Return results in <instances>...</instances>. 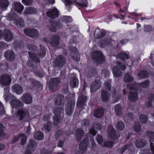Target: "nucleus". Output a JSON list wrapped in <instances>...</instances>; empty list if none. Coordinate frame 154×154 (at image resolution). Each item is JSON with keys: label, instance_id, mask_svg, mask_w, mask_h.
I'll return each instance as SVG.
<instances>
[{"label": "nucleus", "instance_id": "f257e3e1", "mask_svg": "<svg viewBox=\"0 0 154 154\" xmlns=\"http://www.w3.org/2000/svg\"><path fill=\"white\" fill-rule=\"evenodd\" d=\"M123 3L120 5L117 2H114V4L116 8L118 9L119 15L116 16L114 14L115 18L118 19L119 18L121 19L125 20L127 10L128 8V5L130 3L129 0H122Z\"/></svg>", "mask_w": 154, "mask_h": 154}, {"label": "nucleus", "instance_id": "f03ea898", "mask_svg": "<svg viewBox=\"0 0 154 154\" xmlns=\"http://www.w3.org/2000/svg\"><path fill=\"white\" fill-rule=\"evenodd\" d=\"M91 57L92 61L97 64H102L106 61L105 57L100 51H94L91 54Z\"/></svg>", "mask_w": 154, "mask_h": 154}, {"label": "nucleus", "instance_id": "7ed1b4c3", "mask_svg": "<svg viewBox=\"0 0 154 154\" xmlns=\"http://www.w3.org/2000/svg\"><path fill=\"white\" fill-rule=\"evenodd\" d=\"M77 37L75 36L73 37L69 41V43L70 45H72V46L73 47V48L71 49V56L74 61H78L80 59V56L77 50L75 48V43L77 42Z\"/></svg>", "mask_w": 154, "mask_h": 154}, {"label": "nucleus", "instance_id": "20e7f679", "mask_svg": "<svg viewBox=\"0 0 154 154\" xmlns=\"http://www.w3.org/2000/svg\"><path fill=\"white\" fill-rule=\"evenodd\" d=\"M63 111V108L61 107H57L54 109L53 112L55 116L54 117L53 123L56 125L62 119L60 114Z\"/></svg>", "mask_w": 154, "mask_h": 154}, {"label": "nucleus", "instance_id": "39448f33", "mask_svg": "<svg viewBox=\"0 0 154 154\" xmlns=\"http://www.w3.org/2000/svg\"><path fill=\"white\" fill-rule=\"evenodd\" d=\"M106 33V32L103 29L100 30L99 28L96 29L93 28L91 31L90 36L92 35L98 39L101 38L105 36Z\"/></svg>", "mask_w": 154, "mask_h": 154}, {"label": "nucleus", "instance_id": "423d86ee", "mask_svg": "<svg viewBox=\"0 0 154 154\" xmlns=\"http://www.w3.org/2000/svg\"><path fill=\"white\" fill-rule=\"evenodd\" d=\"M66 60L64 57L59 55L57 56L53 61V63L54 66L56 67H62L66 63Z\"/></svg>", "mask_w": 154, "mask_h": 154}, {"label": "nucleus", "instance_id": "0eeeda50", "mask_svg": "<svg viewBox=\"0 0 154 154\" xmlns=\"http://www.w3.org/2000/svg\"><path fill=\"white\" fill-rule=\"evenodd\" d=\"M107 131L108 135L111 140H116L120 137V134H117L116 131L112 125H109L108 126Z\"/></svg>", "mask_w": 154, "mask_h": 154}, {"label": "nucleus", "instance_id": "6e6552de", "mask_svg": "<svg viewBox=\"0 0 154 154\" xmlns=\"http://www.w3.org/2000/svg\"><path fill=\"white\" fill-rule=\"evenodd\" d=\"M11 82V79L8 74H3L0 77V84L2 87L9 85Z\"/></svg>", "mask_w": 154, "mask_h": 154}, {"label": "nucleus", "instance_id": "1a4fd4ad", "mask_svg": "<svg viewBox=\"0 0 154 154\" xmlns=\"http://www.w3.org/2000/svg\"><path fill=\"white\" fill-rule=\"evenodd\" d=\"M29 116V112L26 109H20L17 112V117L20 120H23L26 117H28Z\"/></svg>", "mask_w": 154, "mask_h": 154}, {"label": "nucleus", "instance_id": "9d476101", "mask_svg": "<svg viewBox=\"0 0 154 154\" xmlns=\"http://www.w3.org/2000/svg\"><path fill=\"white\" fill-rule=\"evenodd\" d=\"M2 37L5 41L9 42L12 40L13 35L10 30L5 29L4 30L2 33Z\"/></svg>", "mask_w": 154, "mask_h": 154}, {"label": "nucleus", "instance_id": "9b49d317", "mask_svg": "<svg viewBox=\"0 0 154 154\" xmlns=\"http://www.w3.org/2000/svg\"><path fill=\"white\" fill-rule=\"evenodd\" d=\"M60 40V37L58 35H53L50 38V44L52 47H56L58 46Z\"/></svg>", "mask_w": 154, "mask_h": 154}, {"label": "nucleus", "instance_id": "f8f14e48", "mask_svg": "<svg viewBox=\"0 0 154 154\" xmlns=\"http://www.w3.org/2000/svg\"><path fill=\"white\" fill-rule=\"evenodd\" d=\"M59 83L60 81L58 78L51 79L49 84L50 90L53 91L54 89H56L59 85Z\"/></svg>", "mask_w": 154, "mask_h": 154}, {"label": "nucleus", "instance_id": "ddd939ff", "mask_svg": "<svg viewBox=\"0 0 154 154\" xmlns=\"http://www.w3.org/2000/svg\"><path fill=\"white\" fill-rule=\"evenodd\" d=\"M10 104L12 108L16 109H20L22 107L23 105V104L20 100H19L16 98H14L10 102Z\"/></svg>", "mask_w": 154, "mask_h": 154}, {"label": "nucleus", "instance_id": "4468645a", "mask_svg": "<svg viewBox=\"0 0 154 154\" xmlns=\"http://www.w3.org/2000/svg\"><path fill=\"white\" fill-rule=\"evenodd\" d=\"M74 106L75 102L74 101L69 102L67 103L65 108L66 113L67 115H71L73 113Z\"/></svg>", "mask_w": 154, "mask_h": 154}, {"label": "nucleus", "instance_id": "2eb2a0df", "mask_svg": "<svg viewBox=\"0 0 154 154\" xmlns=\"http://www.w3.org/2000/svg\"><path fill=\"white\" fill-rule=\"evenodd\" d=\"M21 99L25 104H30L32 103V98L30 93H26L23 95Z\"/></svg>", "mask_w": 154, "mask_h": 154}, {"label": "nucleus", "instance_id": "dca6fc26", "mask_svg": "<svg viewBox=\"0 0 154 154\" xmlns=\"http://www.w3.org/2000/svg\"><path fill=\"white\" fill-rule=\"evenodd\" d=\"M104 113V110L102 107L98 108L94 110L93 115L94 116L97 118L102 117Z\"/></svg>", "mask_w": 154, "mask_h": 154}, {"label": "nucleus", "instance_id": "f3484780", "mask_svg": "<svg viewBox=\"0 0 154 154\" xmlns=\"http://www.w3.org/2000/svg\"><path fill=\"white\" fill-rule=\"evenodd\" d=\"M24 32L27 36L32 38L36 37L38 33V31L34 29H25L24 30Z\"/></svg>", "mask_w": 154, "mask_h": 154}, {"label": "nucleus", "instance_id": "a211bd4d", "mask_svg": "<svg viewBox=\"0 0 154 154\" xmlns=\"http://www.w3.org/2000/svg\"><path fill=\"white\" fill-rule=\"evenodd\" d=\"M101 87V82L99 80H96L92 82L90 86V90L91 92H94Z\"/></svg>", "mask_w": 154, "mask_h": 154}, {"label": "nucleus", "instance_id": "6ab92c4d", "mask_svg": "<svg viewBox=\"0 0 154 154\" xmlns=\"http://www.w3.org/2000/svg\"><path fill=\"white\" fill-rule=\"evenodd\" d=\"M128 98L129 100L132 102L136 101L138 98V91L130 92Z\"/></svg>", "mask_w": 154, "mask_h": 154}, {"label": "nucleus", "instance_id": "aec40b11", "mask_svg": "<svg viewBox=\"0 0 154 154\" xmlns=\"http://www.w3.org/2000/svg\"><path fill=\"white\" fill-rule=\"evenodd\" d=\"M46 14L48 17L52 19L58 17L59 15V12L56 8L47 11Z\"/></svg>", "mask_w": 154, "mask_h": 154}, {"label": "nucleus", "instance_id": "412c9836", "mask_svg": "<svg viewBox=\"0 0 154 154\" xmlns=\"http://www.w3.org/2000/svg\"><path fill=\"white\" fill-rule=\"evenodd\" d=\"M110 96V94L109 93L108 91L105 90L101 91V97L103 102H109V98Z\"/></svg>", "mask_w": 154, "mask_h": 154}, {"label": "nucleus", "instance_id": "4be33fe9", "mask_svg": "<svg viewBox=\"0 0 154 154\" xmlns=\"http://www.w3.org/2000/svg\"><path fill=\"white\" fill-rule=\"evenodd\" d=\"M104 85L106 90L112 93V97L115 98L116 96V91L115 88H113L112 90H111V83L108 82H105Z\"/></svg>", "mask_w": 154, "mask_h": 154}, {"label": "nucleus", "instance_id": "5701e85b", "mask_svg": "<svg viewBox=\"0 0 154 154\" xmlns=\"http://www.w3.org/2000/svg\"><path fill=\"white\" fill-rule=\"evenodd\" d=\"M146 141L141 138H138L135 141L134 144L137 148H141L144 147L146 144Z\"/></svg>", "mask_w": 154, "mask_h": 154}, {"label": "nucleus", "instance_id": "b1692460", "mask_svg": "<svg viewBox=\"0 0 154 154\" xmlns=\"http://www.w3.org/2000/svg\"><path fill=\"white\" fill-rule=\"evenodd\" d=\"M86 97L83 95L80 96L78 98L77 102V106L79 107H82L86 103Z\"/></svg>", "mask_w": 154, "mask_h": 154}, {"label": "nucleus", "instance_id": "393cba45", "mask_svg": "<svg viewBox=\"0 0 154 154\" xmlns=\"http://www.w3.org/2000/svg\"><path fill=\"white\" fill-rule=\"evenodd\" d=\"M64 97L63 96L59 94L54 98V103L56 105L61 106L63 104Z\"/></svg>", "mask_w": 154, "mask_h": 154}, {"label": "nucleus", "instance_id": "a878e982", "mask_svg": "<svg viewBox=\"0 0 154 154\" xmlns=\"http://www.w3.org/2000/svg\"><path fill=\"white\" fill-rule=\"evenodd\" d=\"M4 55L7 60L9 61L13 60L15 58L14 54L11 50L7 51Z\"/></svg>", "mask_w": 154, "mask_h": 154}, {"label": "nucleus", "instance_id": "bb28decb", "mask_svg": "<svg viewBox=\"0 0 154 154\" xmlns=\"http://www.w3.org/2000/svg\"><path fill=\"white\" fill-rule=\"evenodd\" d=\"M37 12V9L31 7H26L23 11L24 14H36Z\"/></svg>", "mask_w": 154, "mask_h": 154}, {"label": "nucleus", "instance_id": "cd10ccee", "mask_svg": "<svg viewBox=\"0 0 154 154\" xmlns=\"http://www.w3.org/2000/svg\"><path fill=\"white\" fill-rule=\"evenodd\" d=\"M12 90L14 92L18 94H21L23 92L22 88L18 84H15L13 85Z\"/></svg>", "mask_w": 154, "mask_h": 154}, {"label": "nucleus", "instance_id": "c85d7f7f", "mask_svg": "<svg viewBox=\"0 0 154 154\" xmlns=\"http://www.w3.org/2000/svg\"><path fill=\"white\" fill-rule=\"evenodd\" d=\"M84 135L83 131L80 129H77L75 131V136L76 140H80Z\"/></svg>", "mask_w": 154, "mask_h": 154}, {"label": "nucleus", "instance_id": "c756f323", "mask_svg": "<svg viewBox=\"0 0 154 154\" xmlns=\"http://www.w3.org/2000/svg\"><path fill=\"white\" fill-rule=\"evenodd\" d=\"M112 70L114 77L118 78L122 76V72L117 66H114Z\"/></svg>", "mask_w": 154, "mask_h": 154}, {"label": "nucleus", "instance_id": "7c9ffc66", "mask_svg": "<svg viewBox=\"0 0 154 154\" xmlns=\"http://www.w3.org/2000/svg\"><path fill=\"white\" fill-rule=\"evenodd\" d=\"M115 112L117 116H119L122 115V108L121 105L117 104L114 106Z\"/></svg>", "mask_w": 154, "mask_h": 154}, {"label": "nucleus", "instance_id": "2f4dec72", "mask_svg": "<svg viewBox=\"0 0 154 154\" xmlns=\"http://www.w3.org/2000/svg\"><path fill=\"white\" fill-rule=\"evenodd\" d=\"M134 79V77L129 72L126 73L123 78L124 81L125 83H130L132 82Z\"/></svg>", "mask_w": 154, "mask_h": 154}, {"label": "nucleus", "instance_id": "473e14b6", "mask_svg": "<svg viewBox=\"0 0 154 154\" xmlns=\"http://www.w3.org/2000/svg\"><path fill=\"white\" fill-rule=\"evenodd\" d=\"M14 8L15 11L20 13L22 12L24 8V7L19 2H16L14 3Z\"/></svg>", "mask_w": 154, "mask_h": 154}, {"label": "nucleus", "instance_id": "72a5a7b5", "mask_svg": "<svg viewBox=\"0 0 154 154\" xmlns=\"http://www.w3.org/2000/svg\"><path fill=\"white\" fill-rule=\"evenodd\" d=\"M37 144V143L34 140L30 139L27 144V147L31 150H34L36 148Z\"/></svg>", "mask_w": 154, "mask_h": 154}, {"label": "nucleus", "instance_id": "f704fd0d", "mask_svg": "<svg viewBox=\"0 0 154 154\" xmlns=\"http://www.w3.org/2000/svg\"><path fill=\"white\" fill-rule=\"evenodd\" d=\"M138 86H139V84L134 82L128 85L127 87L130 91H138Z\"/></svg>", "mask_w": 154, "mask_h": 154}, {"label": "nucleus", "instance_id": "c9c22d12", "mask_svg": "<svg viewBox=\"0 0 154 154\" xmlns=\"http://www.w3.org/2000/svg\"><path fill=\"white\" fill-rule=\"evenodd\" d=\"M70 85L71 87L74 88L78 85V80L75 77H72L70 79Z\"/></svg>", "mask_w": 154, "mask_h": 154}, {"label": "nucleus", "instance_id": "e433bc0d", "mask_svg": "<svg viewBox=\"0 0 154 154\" xmlns=\"http://www.w3.org/2000/svg\"><path fill=\"white\" fill-rule=\"evenodd\" d=\"M148 73L146 71L141 70L137 72L138 77L141 79H145L148 77Z\"/></svg>", "mask_w": 154, "mask_h": 154}, {"label": "nucleus", "instance_id": "4c0bfd02", "mask_svg": "<svg viewBox=\"0 0 154 154\" xmlns=\"http://www.w3.org/2000/svg\"><path fill=\"white\" fill-rule=\"evenodd\" d=\"M80 150H82L85 152L86 151L87 148V138H85L79 144Z\"/></svg>", "mask_w": 154, "mask_h": 154}, {"label": "nucleus", "instance_id": "58836bf2", "mask_svg": "<svg viewBox=\"0 0 154 154\" xmlns=\"http://www.w3.org/2000/svg\"><path fill=\"white\" fill-rule=\"evenodd\" d=\"M118 58L120 59L122 61H125V59L129 58L128 55L126 53L122 51L117 54Z\"/></svg>", "mask_w": 154, "mask_h": 154}, {"label": "nucleus", "instance_id": "ea45409f", "mask_svg": "<svg viewBox=\"0 0 154 154\" xmlns=\"http://www.w3.org/2000/svg\"><path fill=\"white\" fill-rule=\"evenodd\" d=\"M57 24V23L55 22H51L48 26V28L52 32H55L56 31V26Z\"/></svg>", "mask_w": 154, "mask_h": 154}, {"label": "nucleus", "instance_id": "a19ab883", "mask_svg": "<svg viewBox=\"0 0 154 154\" xmlns=\"http://www.w3.org/2000/svg\"><path fill=\"white\" fill-rule=\"evenodd\" d=\"M35 139L39 140H42L44 137L43 133L40 131L36 132L34 135Z\"/></svg>", "mask_w": 154, "mask_h": 154}, {"label": "nucleus", "instance_id": "79ce46f5", "mask_svg": "<svg viewBox=\"0 0 154 154\" xmlns=\"http://www.w3.org/2000/svg\"><path fill=\"white\" fill-rule=\"evenodd\" d=\"M131 146L130 144H127L125 145L124 146L118 149L119 152L121 154H122L127 149H129Z\"/></svg>", "mask_w": 154, "mask_h": 154}, {"label": "nucleus", "instance_id": "37998d69", "mask_svg": "<svg viewBox=\"0 0 154 154\" xmlns=\"http://www.w3.org/2000/svg\"><path fill=\"white\" fill-rule=\"evenodd\" d=\"M39 46L40 49L38 52V54L40 57H43L46 54L45 49L42 45H40Z\"/></svg>", "mask_w": 154, "mask_h": 154}, {"label": "nucleus", "instance_id": "c03bdc74", "mask_svg": "<svg viewBox=\"0 0 154 154\" xmlns=\"http://www.w3.org/2000/svg\"><path fill=\"white\" fill-rule=\"evenodd\" d=\"M109 44V41L107 38H104L100 42V48H103L105 46H108Z\"/></svg>", "mask_w": 154, "mask_h": 154}, {"label": "nucleus", "instance_id": "a18cd8bd", "mask_svg": "<svg viewBox=\"0 0 154 154\" xmlns=\"http://www.w3.org/2000/svg\"><path fill=\"white\" fill-rule=\"evenodd\" d=\"M125 128V125L124 123L122 121H119L116 124V128L119 130L122 131Z\"/></svg>", "mask_w": 154, "mask_h": 154}, {"label": "nucleus", "instance_id": "49530a36", "mask_svg": "<svg viewBox=\"0 0 154 154\" xmlns=\"http://www.w3.org/2000/svg\"><path fill=\"white\" fill-rule=\"evenodd\" d=\"M140 17H141V14L132 13L130 14V16H128V17H130L135 20H137Z\"/></svg>", "mask_w": 154, "mask_h": 154}, {"label": "nucleus", "instance_id": "de8ad7c7", "mask_svg": "<svg viewBox=\"0 0 154 154\" xmlns=\"http://www.w3.org/2000/svg\"><path fill=\"white\" fill-rule=\"evenodd\" d=\"M139 120L141 123H145L148 121V118L147 116L144 114H141L139 116Z\"/></svg>", "mask_w": 154, "mask_h": 154}, {"label": "nucleus", "instance_id": "09e8293b", "mask_svg": "<svg viewBox=\"0 0 154 154\" xmlns=\"http://www.w3.org/2000/svg\"><path fill=\"white\" fill-rule=\"evenodd\" d=\"M15 24L18 26L22 27L24 26V21L21 18H19L15 21Z\"/></svg>", "mask_w": 154, "mask_h": 154}, {"label": "nucleus", "instance_id": "8fccbe9b", "mask_svg": "<svg viewBox=\"0 0 154 154\" xmlns=\"http://www.w3.org/2000/svg\"><path fill=\"white\" fill-rule=\"evenodd\" d=\"M18 137L19 138L22 137L20 143L21 145H24L26 143V141L27 140L26 136L24 134H20L18 135Z\"/></svg>", "mask_w": 154, "mask_h": 154}, {"label": "nucleus", "instance_id": "3c124183", "mask_svg": "<svg viewBox=\"0 0 154 154\" xmlns=\"http://www.w3.org/2000/svg\"><path fill=\"white\" fill-rule=\"evenodd\" d=\"M150 81L149 80H147L144 82H141L139 84V86L141 88H147L149 85Z\"/></svg>", "mask_w": 154, "mask_h": 154}, {"label": "nucleus", "instance_id": "603ef678", "mask_svg": "<svg viewBox=\"0 0 154 154\" xmlns=\"http://www.w3.org/2000/svg\"><path fill=\"white\" fill-rule=\"evenodd\" d=\"M28 53L29 57L32 60L35 62L40 63V60L34 53L30 52H29Z\"/></svg>", "mask_w": 154, "mask_h": 154}, {"label": "nucleus", "instance_id": "864d4df0", "mask_svg": "<svg viewBox=\"0 0 154 154\" xmlns=\"http://www.w3.org/2000/svg\"><path fill=\"white\" fill-rule=\"evenodd\" d=\"M133 128L134 132L137 133H140L141 130V125L140 123L139 122L136 123L134 126Z\"/></svg>", "mask_w": 154, "mask_h": 154}, {"label": "nucleus", "instance_id": "5fc2aeb1", "mask_svg": "<svg viewBox=\"0 0 154 154\" xmlns=\"http://www.w3.org/2000/svg\"><path fill=\"white\" fill-rule=\"evenodd\" d=\"M74 2L76 5L78 6L85 7L87 6L86 4L87 0H81L80 2H77L76 0L74 1Z\"/></svg>", "mask_w": 154, "mask_h": 154}, {"label": "nucleus", "instance_id": "6e6d98bb", "mask_svg": "<svg viewBox=\"0 0 154 154\" xmlns=\"http://www.w3.org/2000/svg\"><path fill=\"white\" fill-rule=\"evenodd\" d=\"M114 143H115L114 142L111 141H107L104 142L103 146L107 148H112L113 146Z\"/></svg>", "mask_w": 154, "mask_h": 154}, {"label": "nucleus", "instance_id": "4d7b16f0", "mask_svg": "<svg viewBox=\"0 0 154 154\" xmlns=\"http://www.w3.org/2000/svg\"><path fill=\"white\" fill-rule=\"evenodd\" d=\"M62 21L65 23H69L72 21L71 17L70 16H63L61 18Z\"/></svg>", "mask_w": 154, "mask_h": 154}, {"label": "nucleus", "instance_id": "13d9d810", "mask_svg": "<svg viewBox=\"0 0 154 154\" xmlns=\"http://www.w3.org/2000/svg\"><path fill=\"white\" fill-rule=\"evenodd\" d=\"M146 134L147 136L150 137V140L154 142V132L148 131Z\"/></svg>", "mask_w": 154, "mask_h": 154}, {"label": "nucleus", "instance_id": "bf43d9fd", "mask_svg": "<svg viewBox=\"0 0 154 154\" xmlns=\"http://www.w3.org/2000/svg\"><path fill=\"white\" fill-rule=\"evenodd\" d=\"M51 123L50 122H48L47 124L44 125L43 128L47 131L49 132L51 130Z\"/></svg>", "mask_w": 154, "mask_h": 154}, {"label": "nucleus", "instance_id": "052dcab7", "mask_svg": "<svg viewBox=\"0 0 154 154\" xmlns=\"http://www.w3.org/2000/svg\"><path fill=\"white\" fill-rule=\"evenodd\" d=\"M0 6L2 8L7 7L8 6V0H0Z\"/></svg>", "mask_w": 154, "mask_h": 154}, {"label": "nucleus", "instance_id": "680f3d73", "mask_svg": "<svg viewBox=\"0 0 154 154\" xmlns=\"http://www.w3.org/2000/svg\"><path fill=\"white\" fill-rule=\"evenodd\" d=\"M116 64L122 70H124L126 69V66L121 62L118 61L116 62Z\"/></svg>", "mask_w": 154, "mask_h": 154}, {"label": "nucleus", "instance_id": "e2e57ef3", "mask_svg": "<svg viewBox=\"0 0 154 154\" xmlns=\"http://www.w3.org/2000/svg\"><path fill=\"white\" fill-rule=\"evenodd\" d=\"M96 140L98 144H101L103 140V137L101 135L97 134L96 137Z\"/></svg>", "mask_w": 154, "mask_h": 154}, {"label": "nucleus", "instance_id": "0e129e2a", "mask_svg": "<svg viewBox=\"0 0 154 154\" xmlns=\"http://www.w3.org/2000/svg\"><path fill=\"white\" fill-rule=\"evenodd\" d=\"M4 96L5 98V100L8 101L12 100L14 98H15L11 94H4Z\"/></svg>", "mask_w": 154, "mask_h": 154}, {"label": "nucleus", "instance_id": "69168bd1", "mask_svg": "<svg viewBox=\"0 0 154 154\" xmlns=\"http://www.w3.org/2000/svg\"><path fill=\"white\" fill-rule=\"evenodd\" d=\"M152 28V26L150 25H145L144 26L143 29L145 32H148L151 30Z\"/></svg>", "mask_w": 154, "mask_h": 154}, {"label": "nucleus", "instance_id": "338daca9", "mask_svg": "<svg viewBox=\"0 0 154 154\" xmlns=\"http://www.w3.org/2000/svg\"><path fill=\"white\" fill-rule=\"evenodd\" d=\"M92 127H94V128L97 130H100L102 129V126L101 124L99 123L95 124Z\"/></svg>", "mask_w": 154, "mask_h": 154}, {"label": "nucleus", "instance_id": "774afa93", "mask_svg": "<svg viewBox=\"0 0 154 154\" xmlns=\"http://www.w3.org/2000/svg\"><path fill=\"white\" fill-rule=\"evenodd\" d=\"M94 127L92 126L89 131L90 134L93 136H94L97 133Z\"/></svg>", "mask_w": 154, "mask_h": 154}]
</instances>
